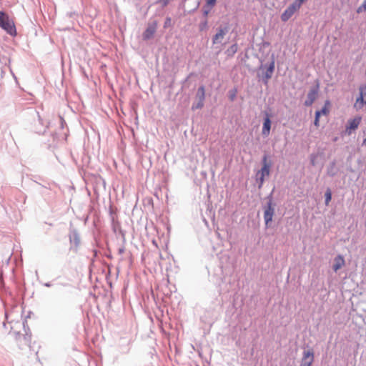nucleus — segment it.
<instances>
[{"label":"nucleus","instance_id":"f257e3e1","mask_svg":"<svg viewBox=\"0 0 366 366\" xmlns=\"http://www.w3.org/2000/svg\"><path fill=\"white\" fill-rule=\"evenodd\" d=\"M0 27L11 36L16 34L14 21L6 13L1 11H0Z\"/></svg>","mask_w":366,"mask_h":366},{"label":"nucleus","instance_id":"f03ea898","mask_svg":"<svg viewBox=\"0 0 366 366\" xmlns=\"http://www.w3.org/2000/svg\"><path fill=\"white\" fill-rule=\"evenodd\" d=\"M330 102L329 100L325 101V105L321 110H318L315 112V117L314 124L316 127L320 126V117L322 115L327 116L330 114Z\"/></svg>","mask_w":366,"mask_h":366},{"label":"nucleus","instance_id":"7ed1b4c3","mask_svg":"<svg viewBox=\"0 0 366 366\" xmlns=\"http://www.w3.org/2000/svg\"><path fill=\"white\" fill-rule=\"evenodd\" d=\"M274 214V209L272 207V200H269L264 210V219L267 226L272 221Z\"/></svg>","mask_w":366,"mask_h":366},{"label":"nucleus","instance_id":"20e7f679","mask_svg":"<svg viewBox=\"0 0 366 366\" xmlns=\"http://www.w3.org/2000/svg\"><path fill=\"white\" fill-rule=\"evenodd\" d=\"M269 164L267 162V157H264L263 158V166L261 170L258 172L257 176L259 180L260 185H262L264 181V177H268L269 175Z\"/></svg>","mask_w":366,"mask_h":366},{"label":"nucleus","instance_id":"39448f33","mask_svg":"<svg viewBox=\"0 0 366 366\" xmlns=\"http://www.w3.org/2000/svg\"><path fill=\"white\" fill-rule=\"evenodd\" d=\"M314 362V352L313 350H305L302 354L300 366H312Z\"/></svg>","mask_w":366,"mask_h":366},{"label":"nucleus","instance_id":"423d86ee","mask_svg":"<svg viewBox=\"0 0 366 366\" xmlns=\"http://www.w3.org/2000/svg\"><path fill=\"white\" fill-rule=\"evenodd\" d=\"M157 28V22L156 21L148 24L147 28L144 31L142 37L144 40H148L153 37Z\"/></svg>","mask_w":366,"mask_h":366},{"label":"nucleus","instance_id":"0eeeda50","mask_svg":"<svg viewBox=\"0 0 366 366\" xmlns=\"http://www.w3.org/2000/svg\"><path fill=\"white\" fill-rule=\"evenodd\" d=\"M299 10L293 4H290L282 14L281 20L284 22L287 21Z\"/></svg>","mask_w":366,"mask_h":366},{"label":"nucleus","instance_id":"6e6552de","mask_svg":"<svg viewBox=\"0 0 366 366\" xmlns=\"http://www.w3.org/2000/svg\"><path fill=\"white\" fill-rule=\"evenodd\" d=\"M361 120V117H356L354 119L348 120L347 125L346 126V132L348 133V134H350L352 131H354L358 128Z\"/></svg>","mask_w":366,"mask_h":366},{"label":"nucleus","instance_id":"1a4fd4ad","mask_svg":"<svg viewBox=\"0 0 366 366\" xmlns=\"http://www.w3.org/2000/svg\"><path fill=\"white\" fill-rule=\"evenodd\" d=\"M204 86H200L198 89L197 92V97L199 98V101L197 103L194 104L192 107V110H196L198 109H201L204 106Z\"/></svg>","mask_w":366,"mask_h":366},{"label":"nucleus","instance_id":"9d476101","mask_svg":"<svg viewBox=\"0 0 366 366\" xmlns=\"http://www.w3.org/2000/svg\"><path fill=\"white\" fill-rule=\"evenodd\" d=\"M272 122L270 120V116L269 114H266V117L264 119L262 129V136L267 137L270 134Z\"/></svg>","mask_w":366,"mask_h":366},{"label":"nucleus","instance_id":"9b49d317","mask_svg":"<svg viewBox=\"0 0 366 366\" xmlns=\"http://www.w3.org/2000/svg\"><path fill=\"white\" fill-rule=\"evenodd\" d=\"M318 93V86L310 89L307 94V98L305 102V105L307 107L311 106L317 98Z\"/></svg>","mask_w":366,"mask_h":366},{"label":"nucleus","instance_id":"f8f14e48","mask_svg":"<svg viewBox=\"0 0 366 366\" xmlns=\"http://www.w3.org/2000/svg\"><path fill=\"white\" fill-rule=\"evenodd\" d=\"M227 32V28H219L217 30V34L212 38V43L214 44L220 43L224 38L225 34Z\"/></svg>","mask_w":366,"mask_h":366},{"label":"nucleus","instance_id":"ddd939ff","mask_svg":"<svg viewBox=\"0 0 366 366\" xmlns=\"http://www.w3.org/2000/svg\"><path fill=\"white\" fill-rule=\"evenodd\" d=\"M345 261L344 257L342 255L339 254L334 259L332 269L335 272H337L345 265Z\"/></svg>","mask_w":366,"mask_h":366},{"label":"nucleus","instance_id":"4468645a","mask_svg":"<svg viewBox=\"0 0 366 366\" xmlns=\"http://www.w3.org/2000/svg\"><path fill=\"white\" fill-rule=\"evenodd\" d=\"M274 69V61H272L268 68L267 69V71L265 72V82H267V81L272 77V75L273 74Z\"/></svg>","mask_w":366,"mask_h":366},{"label":"nucleus","instance_id":"2eb2a0df","mask_svg":"<svg viewBox=\"0 0 366 366\" xmlns=\"http://www.w3.org/2000/svg\"><path fill=\"white\" fill-rule=\"evenodd\" d=\"M360 99L361 100V102H360L361 104L362 103L366 104V89H361L360 97V99H357V102L355 104V106L357 105L358 102H359Z\"/></svg>","mask_w":366,"mask_h":366},{"label":"nucleus","instance_id":"dca6fc26","mask_svg":"<svg viewBox=\"0 0 366 366\" xmlns=\"http://www.w3.org/2000/svg\"><path fill=\"white\" fill-rule=\"evenodd\" d=\"M325 204L327 206V205H329V204L332 199V192H331L330 189H327V191L325 194Z\"/></svg>","mask_w":366,"mask_h":366},{"label":"nucleus","instance_id":"f3484780","mask_svg":"<svg viewBox=\"0 0 366 366\" xmlns=\"http://www.w3.org/2000/svg\"><path fill=\"white\" fill-rule=\"evenodd\" d=\"M356 11L357 14H361L366 11V0H364L362 4L357 7Z\"/></svg>","mask_w":366,"mask_h":366},{"label":"nucleus","instance_id":"a211bd4d","mask_svg":"<svg viewBox=\"0 0 366 366\" xmlns=\"http://www.w3.org/2000/svg\"><path fill=\"white\" fill-rule=\"evenodd\" d=\"M217 0H207L205 7L208 9H212L216 4Z\"/></svg>","mask_w":366,"mask_h":366},{"label":"nucleus","instance_id":"6ab92c4d","mask_svg":"<svg viewBox=\"0 0 366 366\" xmlns=\"http://www.w3.org/2000/svg\"><path fill=\"white\" fill-rule=\"evenodd\" d=\"M306 0H295L292 4L297 7L299 9L301 8L302 4Z\"/></svg>","mask_w":366,"mask_h":366},{"label":"nucleus","instance_id":"aec40b11","mask_svg":"<svg viewBox=\"0 0 366 366\" xmlns=\"http://www.w3.org/2000/svg\"><path fill=\"white\" fill-rule=\"evenodd\" d=\"M212 10V9H208V8H206L205 6L204 7V15L205 16H207L208 15V14L210 12V11Z\"/></svg>","mask_w":366,"mask_h":366},{"label":"nucleus","instance_id":"412c9836","mask_svg":"<svg viewBox=\"0 0 366 366\" xmlns=\"http://www.w3.org/2000/svg\"><path fill=\"white\" fill-rule=\"evenodd\" d=\"M230 50L233 52V53H235L237 50V44H233L232 46H231L230 47Z\"/></svg>","mask_w":366,"mask_h":366},{"label":"nucleus","instance_id":"4be33fe9","mask_svg":"<svg viewBox=\"0 0 366 366\" xmlns=\"http://www.w3.org/2000/svg\"><path fill=\"white\" fill-rule=\"evenodd\" d=\"M74 242L75 243V245L77 246L79 243V238L77 236H75L74 238Z\"/></svg>","mask_w":366,"mask_h":366},{"label":"nucleus","instance_id":"5701e85b","mask_svg":"<svg viewBox=\"0 0 366 366\" xmlns=\"http://www.w3.org/2000/svg\"><path fill=\"white\" fill-rule=\"evenodd\" d=\"M170 21H171L170 18H167V20H166V21L164 23V27L167 26V25L170 23Z\"/></svg>","mask_w":366,"mask_h":366},{"label":"nucleus","instance_id":"b1692460","mask_svg":"<svg viewBox=\"0 0 366 366\" xmlns=\"http://www.w3.org/2000/svg\"><path fill=\"white\" fill-rule=\"evenodd\" d=\"M235 95H236V92H234L233 94H232L231 97H230V99L232 101L234 100V97H235Z\"/></svg>","mask_w":366,"mask_h":366}]
</instances>
